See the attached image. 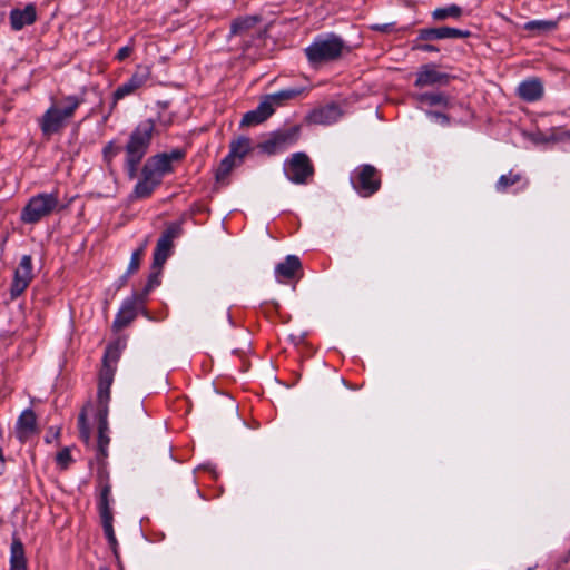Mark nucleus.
I'll return each mask as SVG.
<instances>
[{
	"label": "nucleus",
	"mask_w": 570,
	"mask_h": 570,
	"mask_svg": "<svg viewBox=\"0 0 570 570\" xmlns=\"http://www.w3.org/2000/svg\"><path fill=\"white\" fill-rule=\"evenodd\" d=\"M422 41H414L413 50H419L423 52H438L439 48L431 43H421Z\"/></svg>",
	"instance_id": "nucleus-42"
},
{
	"label": "nucleus",
	"mask_w": 570,
	"mask_h": 570,
	"mask_svg": "<svg viewBox=\"0 0 570 570\" xmlns=\"http://www.w3.org/2000/svg\"><path fill=\"white\" fill-rule=\"evenodd\" d=\"M98 420V448L102 455H106V449L109 444L108 432V416H105V412L102 415L97 416Z\"/></svg>",
	"instance_id": "nucleus-30"
},
{
	"label": "nucleus",
	"mask_w": 570,
	"mask_h": 570,
	"mask_svg": "<svg viewBox=\"0 0 570 570\" xmlns=\"http://www.w3.org/2000/svg\"><path fill=\"white\" fill-rule=\"evenodd\" d=\"M470 30H462L452 27L423 28L417 30L416 41H433L441 39L469 38Z\"/></svg>",
	"instance_id": "nucleus-13"
},
{
	"label": "nucleus",
	"mask_w": 570,
	"mask_h": 570,
	"mask_svg": "<svg viewBox=\"0 0 570 570\" xmlns=\"http://www.w3.org/2000/svg\"><path fill=\"white\" fill-rule=\"evenodd\" d=\"M252 150L250 139L244 136H240L229 142V153L238 164H242L245 156Z\"/></svg>",
	"instance_id": "nucleus-26"
},
{
	"label": "nucleus",
	"mask_w": 570,
	"mask_h": 570,
	"mask_svg": "<svg viewBox=\"0 0 570 570\" xmlns=\"http://www.w3.org/2000/svg\"><path fill=\"white\" fill-rule=\"evenodd\" d=\"M305 90L306 89L304 87L286 88V89H282L277 92H274L272 95H267L264 98L266 100L271 101L272 106L273 105H282L286 100H292V99L297 98L298 96L304 94Z\"/></svg>",
	"instance_id": "nucleus-27"
},
{
	"label": "nucleus",
	"mask_w": 570,
	"mask_h": 570,
	"mask_svg": "<svg viewBox=\"0 0 570 570\" xmlns=\"http://www.w3.org/2000/svg\"><path fill=\"white\" fill-rule=\"evenodd\" d=\"M10 570H27L24 547L17 537H13L10 548Z\"/></svg>",
	"instance_id": "nucleus-24"
},
{
	"label": "nucleus",
	"mask_w": 570,
	"mask_h": 570,
	"mask_svg": "<svg viewBox=\"0 0 570 570\" xmlns=\"http://www.w3.org/2000/svg\"><path fill=\"white\" fill-rule=\"evenodd\" d=\"M98 485L100 488V495L98 501L99 514H111L110 508V495H111V485L109 482V475L106 471H99L97 475Z\"/></svg>",
	"instance_id": "nucleus-20"
},
{
	"label": "nucleus",
	"mask_w": 570,
	"mask_h": 570,
	"mask_svg": "<svg viewBox=\"0 0 570 570\" xmlns=\"http://www.w3.org/2000/svg\"><path fill=\"white\" fill-rule=\"evenodd\" d=\"M155 130V120L146 119L140 121L129 135L125 147L126 156L142 159L149 149Z\"/></svg>",
	"instance_id": "nucleus-5"
},
{
	"label": "nucleus",
	"mask_w": 570,
	"mask_h": 570,
	"mask_svg": "<svg viewBox=\"0 0 570 570\" xmlns=\"http://www.w3.org/2000/svg\"><path fill=\"white\" fill-rule=\"evenodd\" d=\"M160 184V179L142 167L141 179L136 184L131 197L136 199L148 198Z\"/></svg>",
	"instance_id": "nucleus-19"
},
{
	"label": "nucleus",
	"mask_w": 570,
	"mask_h": 570,
	"mask_svg": "<svg viewBox=\"0 0 570 570\" xmlns=\"http://www.w3.org/2000/svg\"><path fill=\"white\" fill-rule=\"evenodd\" d=\"M520 180L521 175L510 170L509 174L500 176V178L497 181L495 188L498 191L504 193L510 186L518 184Z\"/></svg>",
	"instance_id": "nucleus-33"
},
{
	"label": "nucleus",
	"mask_w": 570,
	"mask_h": 570,
	"mask_svg": "<svg viewBox=\"0 0 570 570\" xmlns=\"http://www.w3.org/2000/svg\"><path fill=\"white\" fill-rule=\"evenodd\" d=\"M285 174L294 184H305L314 175V167L305 153H295L285 163Z\"/></svg>",
	"instance_id": "nucleus-8"
},
{
	"label": "nucleus",
	"mask_w": 570,
	"mask_h": 570,
	"mask_svg": "<svg viewBox=\"0 0 570 570\" xmlns=\"http://www.w3.org/2000/svg\"><path fill=\"white\" fill-rule=\"evenodd\" d=\"M128 277L129 276H126V274L124 276H121V278H120L121 279V284H125L127 282Z\"/></svg>",
	"instance_id": "nucleus-48"
},
{
	"label": "nucleus",
	"mask_w": 570,
	"mask_h": 570,
	"mask_svg": "<svg viewBox=\"0 0 570 570\" xmlns=\"http://www.w3.org/2000/svg\"><path fill=\"white\" fill-rule=\"evenodd\" d=\"M558 22L554 20H531L528 21L523 29L532 32L533 36H541L556 30Z\"/></svg>",
	"instance_id": "nucleus-28"
},
{
	"label": "nucleus",
	"mask_w": 570,
	"mask_h": 570,
	"mask_svg": "<svg viewBox=\"0 0 570 570\" xmlns=\"http://www.w3.org/2000/svg\"><path fill=\"white\" fill-rule=\"evenodd\" d=\"M165 154L167 155V159L171 165L173 161H181L186 156V151L179 148L173 149L171 151Z\"/></svg>",
	"instance_id": "nucleus-41"
},
{
	"label": "nucleus",
	"mask_w": 570,
	"mask_h": 570,
	"mask_svg": "<svg viewBox=\"0 0 570 570\" xmlns=\"http://www.w3.org/2000/svg\"><path fill=\"white\" fill-rule=\"evenodd\" d=\"M373 29L384 31L386 29V27L385 26L384 27L375 26V27H373Z\"/></svg>",
	"instance_id": "nucleus-47"
},
{
	"label": "nucleus",
	"mask_w": 570,
	"mask_h": 570,
	"mask_svg": "<svg viewBox=\"0 0 570 570\" xmlns=\"http://www.w3.org/2000/svg\"><path fill=\"white\" fill-rule=\"evenodd\" d=\"M100 570H109V569H107V568H101Z\"/></svg>",
	"instance_id": "nucleus-50"
},
{
	"label": "nucleus",
	"mask_w": 570,
	"mask_h": 570,
	"mask_svg": "<svg viewBox=\"0 0 570 570\" xmlns=\"http://www.w3.org/2000/svg\"><path fill=\"white\" fill-rule=\"evenodd\" d=\"M301 269V259L296 255H288L284 262L276 265L275 275L278 282H283L293 278Z\"/></svg>",
	"instance_id": "nucleus-23"
},
{
	"label": "nucleus",
	"mask_w": 570,
	"mask_h": 570,
	"mask_svg": "<svg viewBox=\"0 0 570 570\" xmlns=\"http://www.w3.org/2000/svg\"><path fill=\"white\" fill-rule=\"evenodd\" d=\"M60 208L58 191L40 193L32 196L21 210L24 224H36Z\"/></svg>",
	"instance_id": "nucleus-4"
},
{
	"label": "nucleus",
	"mask_w": 570,
	"mask_h": 570,
	"mask_svg": "<svg viewBox=\"0 0 570 570\" xmlns=\"http://www.w3.org/2000/svg\"><path fill=\"white\" fill-rule=\"evenodd\" d=\"M56 462L62 470H66L69 466V464L72 462L69 448H63L57 453Z\"/></svg>",
	"instance_id": "nucleus-37"
},
{
	"label": "nucleus",
	"mask_w": 570,
	"mask_h": 570,
	"mask_svg": "<svg viewBox=\"0 0 570 570\" xmlns=\"http://www.w3.org/2000/svg\"><path fill=\"white\" fill-rule=\"evenodd\" d=\"M144 168L163 181L166 174L173 173L174 167L167 159L166 154H157L150 157L144 165Z\"/></svg>",
	"instance_id": "nucleus-22"
},
{
	"label": "nucleus",
	"mask_w": 570,
	"mask_h": 570,
	"mask_svg": "<svg viewBox=\"0 0 570 570\" xmlns=\"http://www.w3.org/2000/svg\"><path fill=\"white\" fill-rule=\"evenodd\" d=\"M4 469H6V461H4L2 448L0 446V475L4 472Z\"/></svg>",
	"instance_id": "nucleus-46"
},
{
	"label": "nucleus",
	"mask_w": 570,
	"mask_h": 570,
	"mask_svg": "<svg viewBox=\"0 0 570 570\" xmlns=\"http://www.w3.org/2000/svg\"><path fill=\"white\" fill-rule=\"evenodd\" d=\"M36 432H37V416L31 409H27L18 417L17 425H16L17 438L21 442H26Z\"/></svg>",
	"instance_id": "nucleus-16"
},
{
	"label": "nucleus",
	"mask_w": 570,
	"mask_h": 570,
	"mask_svg": "<svg viewBox=\"0 0 570 570\" xmlns=\"http://www.w3.org/2000/svg\"><path fill=\"white\" fill-rule=\"evenodd\" d=\"M33 279L32 258L30 255H23L18 267L14 271L13 279L10 287V296L12 299L19 297Z\"/></svg>",
	"instance_id": "nucleus-11"
},
{
	"label": "nucleus",
	"mask_w": 570,
	"mask_h": 570,
	"mask_svg": "<svg viewBox=\"0 0 570 570\" xmlns=\"http://www.w3.org/2000/svg\"><path fill=\"white\" fill-rule=\"evenodd\" d=\"M170 122H171L170 120H167V121H165L164 124H165V126H169V125H170Z\"/></svg>",
	"instance_id": "nucleus-49"
},
{
	"label": "nucleus",
	"mask_w": 570,
	"mask_h": 570,
	"mask_svg": "<svg viewBox=\"0 0 570 570\" xmlns=\"http://www.w3.org/2000/svg\"><path fill=\"white\" fill-rule=\"evenodd\" d=\"M142 304L144 296L138 295L137 293L126 298L114 320L112 328L115 331H120L128 326L137 317L138 309Z\"/></svg>",
	"instance_id": "nucleus-12"
},
{
	"label": "nucleus",
	"mask_w": 570,
	"mask_h": 570,
	"mask_svg": "<svg viewBox=\"0 0 570 570\" xmlns=\"http://www.w3.org/2000/svg\"><path fill=\"white\" fill-rule=\"evenodd\" d=\"M100 519H101L102 529H104L107 540H110V539L114 540V538H116V535H115L114 525H112V521H114L112 513L100 515Z\"/></svg>",
	"instance_id": "nucleus-36"
},
{
	"label": "nucleus",
	"mask_w": 570,
	"mask_h": 570,
	"mask_svg": "<svg viewBox=\"0 0 570 570\" xmlns=\"http://www.w3.org/2000/svg\"><path fill=\"white\" fill-rule=\"evenodd\" d=\"M351 183L360 196L371 197L381 188V176L373 165L364 164L355 169Z\"/></svg>",
	"instance_id": "nucleus-6"
},
{
	"label": "nucleus",
	"mask_w": 570,
	"mask_h": 570,
	"mask_svg": "<svg viewBox=\"0 0 570 570\" xmlns=\"http://www.w3.org/2000/svg\"><path fill=\"white\" fill-rule=\"evenodd\" d=\"M343 116V110L340 105L335 102L313 109L308 116L307 121L313 125H332Z\"/></svg>",
	"instance_id": "nucleus-15"
},
{
	"label": "nucleus",
	"mask_w": 570,
	"mask_h": 570,
	"mask_svg": "<svg viewBox=\"0 0 570 570\" xmlns=\"http://www.w3.org/2000/svg\"><path fill=\"white\" fill-rule=\"evenodd\" d=\"M181 233V226L179 223H170L167 225L166 229L163 232L160 237L157 240L156 248L154 250V266L157 268H163L167 258L169 257L173 246L174 239L177 238Z\"/></svg>",
	"instance_id": "nucleus-10"
},
{
	"label": "nucleus",
	"mask_w": 570,
	"mask_h": 570,
	"mask_svg": "<svg viewBox=\"0 0 570 570\" xmlns=\"http://www.w3.org/2000/svg\"><path fill=\"white\" fill-rule=\"evenodd\" d=\"M430 116L435 117L436 119L442 120L443 124H449L450 119L446 115L438 112V111H430Z\"/></svg>",
	"instance_id": "nucleus-45"
},
{
	"label": "nucleus",
	"mask_w": 570,
	"mask_h": 570,
	"mask_svg": "<svg viewBox=\"0 0 570 570\" xmlns=\"http://www.w3.org/2000/svg\"><path fill=\"white\" fill-rule=\"evenodd\" d=\"M274 114V107L265 98L259 102L256 109L247 111L240 121V126L249 127L264 122Z\"/></svg>",
	"instance_id": "nucleus-17"
},
{
	"label": "nucleus",
	"mask_w": 570,
	"mask_h": 570,
	"mask_svg": "<svg viewBox=\"0 0 570 570\" xmlns=\"http://www.w3.org/2000/svg\"><path fill=\"white\" fill-rule=\"evenodd\" d=\"M147 247V240H145L139 248L135 249L131 254L130 262L126 272V276H130L135 274L140 266L141 258L144 256L145 249Z\"/></svg>",
	"instance_id": "nucleus-32"
},
{
	"label": "nucleus",
	"mask_w": 570,
	"mask_h": 570,
	"mask_svg": "<svg viewBox=\"0 0 570 570\" xmlns=\"http://www.w3.org/2000/svg\"><path fill=\"white\" fill-rule=\"evenodd\" d=\"M420 101L428 104L429 106L446 105L448 98L443 94H422Z\"/></svg>",
	"instance_id": "nucleus-35"
},
{
	"label": "nucleus",
	"mask_w": 570,
	"mask_h": 570,
	"mask_svg": "<svg viewBox=\"0 0 570 570\" xmlns=\"http://www.w3.org/2000/svg\"><path fill=\"white\" fill-rule=\"evenodd\" d=\"M82 102L83 99L78 96H67L60 104H52L38 120L42 136L50 138L60 134Z\"/></svg>",
	"instance_id": "nucleus-1"
},
{
	"label": "nucleus",
	"mask_w": 570,
	"mask_h": 570,
	"mask_svg": "<svg viewBox=\"0 0 570 570\" xmlns=\"http://www.w3.org/2000/svg\"><path fill=\"white\" fill-rule=\"evenodd\" d=\"M261 21L259 16H244L234 19L230 23V36H243Z\"/></svg>",
	"instance_id": "nucleus-25"
},
{
	"label": "nucleus",
	"mask_w": 570,
	"mask_h": 570,
	"mask_svg": "<svg viewBox=\"0 0 570 570\" xmlns=\"http://www.w3.org/2000/svg\"><path fill=\"white\" fill-rule=\"evenodd\" d=\"M141 160L142 159H140V158H132V157L126 156V169H127L129 178L132 179L136 177L137 169H138V166L141 163Z\"/></svg>",
	"instance_id": "nucleus-39"
},
{
	"label": "nucleus",
	"mask_w": 570,
	"mask_h": 570,
	"mask_svg": "<svg viewBox=\"0 0 570 570\" xmlns=\"http://www.w3.org/2000/svg\"><path fill=\"white\" fill-rule=\"evenodd\" d=\"M518 95L524 101H537L543 96V85L538 78L524 80L518 87Z\"/></svg>",
	"instance_id": "nucleus-21"
},
{
	"label": "nucleus",
	"mask_w": 570,
	"mask_h": 570,
	"mask_svg": "<svg viewBox=\"0 0 570 570\" xmlns=\"http://www.w3.org/2000/svg\"><path fill=\"white\" fill-rule=\"evenodd\" d=\"M344 51H350L345 41L336 33L318 36L304 49L307 61L313 67L336 61L341 59Z\"/></svg>",
	"instance_id": "nucleus-2"
},
{
	"label": "nucleus",
	"mask_w": 570,
	"mask_h": 570,
	"mask_svg": "<svg viewBox=\"0 0 570 570\" xmlns=\"http://www.w3.org/2000/svg\"><path fill=\"white\" fill-rule=\"evenodd\" d=\"M239 165L235 158H233L230 155H227L224 157L216 170L215 177L217 181H223L227 178L229 173L233 170L235 166Z\"/></svg>",
	"instance_id": "nucleus-31"
},
{
	"label": "nucleus",
	"mask_w": 570,
	"mask_h": 570,
	"mask_svg": "<svg viewBox=\"0 0 570 570\" xmlns=\"http://www.w3.org/2000/svg\"><path fill=\"white\" fill-rule=\"evenodd\" d=\"M151 70L148 66H138L131 77L120 85L112 94L109 115L116 108L117 102L127 96L135 95L139 89L145 87L150 80Z\"/></svg>",
	"instance_id": "nucleus-7"
},
{
	"label": "nucleus",
	"mask_w": 570,
	"mask_h": 570,
	"mask_svg": "<svg viewBox=\"0 0 570 570\" xmlns=\"http://www.w3.org/2000/svg\"><path fill=\"white\" fill-rule=\"evenodd\" d=\"M299 137V128L293 126L287 129H282L273 132L269 138L259 144L262 151L268 155H275L284 151L289 146L294 145Z\"/></svg>",
	"instance_id": "nucleus-9"
},
{
	"label": "nucleus",
	"mask_w": 570,
	"mask_h": 570,
	"mask_svg": "<svg viewBox=\"0 0 570 570\" xmlns=\"http://www.w3.org/2000/svg\"><path fill=\"white\" fill-rule=\"evenodd\" d=\"M451 78L452 76L449 73L438 71L435 65L426 63L420 67L414 85L419 88L434 85L445 86Z\"/></svg>",
	"instance_id": "nucleus-14"
},
{
	"label": "nucleus",
	"mask_w": 570,
	"mask_h": 570,
	"mask_svg": "<svg viewBox=\"0 0 570 570\" xmlns=\"http://www.w3.org/2000/svg\"><path fill=\"white\" fill-rule=\"evenodd\" d=\"M161 269L163 268L155 267L154 264L151 265V273L148 276V281H147V284H146L142 293L140 294L144 296V298L148 295V293L153 288H155L156 286H158L160 284L159 276H160Z\"/></svg>",
	"instance_id": "nucleus-34"
},
{
	"label": "nucleus",
	"mask_w": 570,
	"mask_h": 570,
	"mask_svg": "<svg viewBox=\"0 0 570 570\" xmlns=\"http://www.w3.org/2000/svg\"><path fill=\"white\" fill-rule=\"evenodd\" d=\"M463 14V9L458 4H450L448 7L436 8L432 11L431 16L435 21H443L446 19H460Z\"/></svg>",
	"instance_id": "nucleus-29"
},
{
	"label": "nucleus",
	"mask_w": 570,
	"mask_h": 570,
	"mask_svg": "<svg viewBox=\"0 0 570 570\" xmlns=\"http://www.w3.org/2000/svg\"><path fill=\"white\" fill-rule=\"evenodd\" d=\"M120 346L119 343H114L107 346L104 357H102V366L99 372V381H98V391H97V402H98V412L97 416L102 415L105 412V416H108L109 409L108 403L110 401V387L114 382V377L117 370V363L120 358Z\"/></svg>",
	"instance_id": "nucleus-3"
},
{
	"label": "nucleus",
	"mask_w": 570,
	"mask_h": 570,
	"mask_svg": "<svg viewBox=\"0 0 570 570\" xmlns=\"http://www.w3.org/2000/svg\"><path fill=\"white\" fill-rule=\"evenodd\" d=\"M108 544H109L110 549L112 550V553H114L115 558L119 562V551H118V541H117V539L114 538V540L112 539L108 540Z\"/></svg>",
	"instance_id": "nucleus-44"
},
{
	"label": "nucleus",
	"mask_w": 570,
	"mask_h": 570,
	"mask_svg": "<svg viewBox=\"0 0 570 570\" xmlns=\"http://www.w3.org/2000/svg\"><path fill=\"white\" fill-rule=\"evenodd\" d=\"M10 24L14 31H19L26 26L33 24L37 20V10L35 4L30 3L24 9H13L10 12Z\"/></svg>",
	"instance_id": "nucleus-18"
},
{
	"label": "nucleus",
	"mask_w": 570,
	"mask_h": 570,
	"mask_svg": "<svg viewBox=\"0 0 570 570\" xmlns=\"http://www.w3.org/2000/svg\"><path fill=\"white\" fill-rule=\"evenodd\" d=\"M78 425H79V434H80V438L85 441V442H89L90 440V429L87 424V417H86V413L85 412H81L79 414V417H78Z\"/></svg>",
	"instance_id": "nucleus-38"
},
{
	"label": "nucleus",
	"mask_w": 570,
	"mask_h": 570,
	"mask_svg": "<svg viewBox=\"0 0 570 570\" xmlns=\"http://www.w3.org/2000/svg\"><path fill=\"white\" fill-rule=\"evenodd\" d=\"M131 52H132V47H129V46L121 47L116 55V59H118L119 61H122L126 58H128Z\"/></svg>",
	"instance_id": "nucleus-43"
},
{
	"label": "nucleus",
	"mask_w": 570,
	"mask_h": 570,
	"mask_svg": "<svg viewBox=\"0 0 570 570\" xmlns=\"http://www.w3.org/2000/svg\"><path fill=\"white\" fill-rule=\"evenodd\" d=\"M119 150L120 148L115 146L114 141H109L102 150L105 161L109 164Z\"/></svg>",
	"instance_id": "nucleus-40"
}]
</instances>
